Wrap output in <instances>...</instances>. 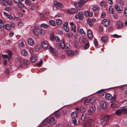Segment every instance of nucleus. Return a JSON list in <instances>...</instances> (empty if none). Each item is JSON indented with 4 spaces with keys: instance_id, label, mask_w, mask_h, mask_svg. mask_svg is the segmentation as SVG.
<instances>
[{
    "instance_id": "1",
    "label": "nucleus",
    "mask_w": 127,
    "mask_h": 127,
    "mask_svg": "<svg viewBox=\"0 0 127 127\" xmlns=\"http://www.w3.org/2000/svg\"><path fill=\"white\" fill-rule=\"evenodd\" d=\"M125 113H127V108H123L117 110L115 114L116 115L120 116L121 114H124Z\"/></svg>"
},
{
    "instance_id": "2",
    "label": "nucleus",
    "mask_w": 127,
    "mask_h": 127,
    "mask_svg": "<svg viewBox=\"0 0 127 127\" xmlns=\"http://www.w3.org/2000/svg\"><path fill=\"white\" fill-rule=\"evenodd\" d=\"M74 17L76 19H79L80 20L82 21L84 18L83 14L82 12H79L78 14H76L75 15Z\"/></svg>"
},
{
    "instance_id": "3",
    "label": "nucleus",
    "mask_w": 127,
    "mask_h": 127,
    "mask_svg": "<svg viewBox=\"0 0 127 127\" xmlns=\"http://www.w3.org/2000/svg\"><path fill=\"white\" fill-rule=\"evenodd\" d=\"M49 51L50 52L52 53L55 56H57L58 55V51L54 49L51 46H50L49 48Z\"/></svg>"
},
{
    "instance_id": "4",
    "label": "nucleus",
    "mask_w": 127,
    "mask_h": 127,
    "mask_svg": "<svg viewBox=\"0 0 127 127\" xmlns=\"http://www.w3.org/2000/svg\"><path fill=\"white\" fill-rule=\"evenodd\" d=\"M94 121L92 119H89L84 124V127H87L92 125L94 123Z\"/></svg>"
},
{
    "instance_id": "5",
    "label": "nucleus",
    "mask_w": 127,
    "mask_h": 127,
    "mask_svg": "<svg viewBox=\"0 0 127 127\" xmlns=\"http://www.w3.org/2000/svg\"><path fill=\"white\" fill-rule=\"evenodd\" d=\"M41 44V47L43 49H45L48 47L49 44L47 41H42Z\"/></svg>"
},
{
    "instance_id": "6",
    "label": "nucleus",
    "mask_w": 127,
    "mask_h": 127,
    "mask_svg": "<svg viewBox=\"0 0 127 127\" xmlns=\"http://www.w3.org/2000/svg\"><path fill=\"white\" fill-rule=\"evenodd\" d=\"M103 25L105 26H109L110 24L109 20L108 19H104L102 22Z\"/></svg>"
},
{
    "instance_id": "7",
    "label": "nucleus",
    "mask_w": 127,
    "mask_h": 127,
    "mask_svg": "<svg viewBox=\"0 0 127 127\" xmlns=\"http://www.w3.org/2000/svg\"><path fill=\"white\" fill-rule=\"evenodd\" d=\"M100 106L103 109H105L107 108L106 103L104 101H101L100 102Z\"/></svg>"
},
{
    "instance_id": "8",
    "label": "nucleus",
    "mask_w": 127,
    "mask_h": 127,
    "mask_svg": "<svg viewBox=\"0 0 127 127\" xmlns=\"http://www.w3.org/2000/svg\"><path fill=\"white\" fill-rule=\"evenodd\" d=\"M78 10L74 8H71L68 10L67 12L68 13H75L78 12Z\"/></svg>"
},
{
    "instance_id": "9",
    "label": "nucleus",
    "mask_w": 127,
    "mask_h": 127,
    "mask_svg": "<svg viewBox=\"0 0 127 127\" xmlns=\"http://www.w3.org/2000/svg\"><path fill=\"white\" fill-rule=\"evenodd\" d=\"M115 7L116 10L119 13L121 12L123 10V8L121 6H119L118 5H116L115 6Z\"/></svg>"
},
{
    "instance_id": "10",
    "label": "nucleus",
    "mask_w": 127,
    "mask_h": 127,
    "mask_svg": "<svg viewBox=\"0 0 127 127\" xmlns=\"http://www.w3.org/2000/svg\"><path fill=\"white\" fill-rule=\"evenodd\" d=\"M64 29L65 31L66 32H68L69 31V28L68 26V22H66L64 24L63 26Z\"/></svg>"
},
{
    "instance_id": "11",
    "label": "nucleus",
    "mask_w": 127,
    "mask_h": 127,
    "mask_svg": "<svg viewBox=\"0 0 127 127\" xmlns=\"http://www.w3.org/2000/svg\"><path fill=\"white\" fill-rule=\"evenodd\" d=\"M105 97L106 99L107 100H109L111 102V99L112 98V96L111 94L107 93L106 94Z\"/></svg>"
},
{
    "instance_id": "12",
    "label": "nucleus",
    "mask_w": 127,
    "mask_h": 127,
    "mask_svg": "<svg viewBox=\"0 0 127 127\" xmlns=\"http://www.w3.org/2000/svg\"><path fill=\"white\" fill-rule=\"evenodd\" d=\"M88 36L89 38L90 39H92L93 37V35L91 31L90 30H88L87 31Z\"/></svg>"
},
{
    "instance_id": "13",
    "label": "nucleus",
    "mask_w": 127,
    "mask_h": 127,
    "mask_svg": "<svg viewBox=\"0 0 127 127\" xmlns=\"http://www.w3.org/2000/svg\"><path fill=\"white\" fill-rule=\"evenodd\" d=\"M49 123L51 125H53L55 123L56 121L55 118L53 117H51L49 121Z\"/></svg>"
},
{
    "instance_id": "14",
    "label": "nucleus",
    "mask_w": 127,
    "mask_h": 127,
    "mask_svg": "<svg viewBox=\"0 0 127 127\" xmlns=\"http://www.w3.org/2000/svg\"><path fill=\"white\" fill-rule=\"evenodd\" d=\"M28 44L31 46H33L34 44V42L32 38H30L28 39Z\"/></svg>"
},
{
    "instance_id": "15",
    "label": "nucleus",
    "mask_w": 127,
    "mask_h": 127,
    "mask_svg": "<svg viewBox=\"0 0 127 127\" xmlns=\"http://www.w3.org/2000/svg\"><path fill=\"white\" fill-rule=\"evenodd\" d=\"M79 41L81 45H83L88 42V41L85 38H83L82 39H80Z\"/></svg>"
},
{
    "instance_id": "16",
    "label": "nucleus",
    "mask_w": 127,
    "mask_h": 127,
    "mask_svg": "<svg viewBox=\"0 0 127 127\" xmlns=\"http://www.w3.org/2000/svg\"><path fill=\"white\" fill-rule=\"evenodd\" d=\"M116 25L119 29H121L123 27V23L121 21H119L117 23Z\"/></svg>"
},
{
    "instance_id": "17",
    "label": "nucleus",
    "mask_w": 127,
    "mask_h": 127,
    "mask_svg": "<svg viewBox=\"0 0 127 127\" xmlns=\"http://www.w3.org/2000/svg\"><path fill=\"white\" fill-rule=\"evenodd\" d=\"M37 58V56L36 55H34L32 56L30 58L31 62L33 63L34 62Z\"/></svg>"
},
{
    "instance_id": "18",
    "label": "nucleus",
    "mask_w": 127,
    "mask_h": 127,
    "mask_svg": "<svg viewBox=\"0 0 127 127\" xmlns=\"http://www.w3.org/2000/svg\"><path fill=\"white\" fill-rule=\"evenodd\" d=\"M96 99V98L95 96H93L89 100V101L91 103H94Z\"/></svg>"
},
{
    "instance_id": "19",
    "label": "nucleus",
    "mask_w": 127,
    "mask_h": 127,
    "mask_svg": "<svg viewBox=\"0 0 127 127\" xmlns=\"http://www.w3.org/2000/svg\"><path fill=\"white\" fill-rule=\"evenodd\" d=\"M21 53L22 55L26 56L28 55V52L26 50L23 49L21 51Z\"/></svg>"
},
{
    "instance_id": "20",
    "label": "nucleus",
    "mask_w": 127,
    "mask_h": 127,
    "mask_svg": "<svg viewBox=\"0 0 127 127\" xmlns=\"http://www.w3.org/2000/svg\"><path fill=\"white\" fill-rule=\"evenodd\" d=\"M101 40L103 42H106L108 39V37L107 36L103 37L101 38Z\"/></svg>"
},
{
    "instance_id": "21",
    "label": "nucleus",
    "mask_w": 127,
    "mask_h": 127,
    "mask_svg": "<svg viewBox=\"0 0 127 127\" xmlns=\"http://www.w3.org/2000/svg\"><path fill=\"white\" fill-rule=\"evenodd\" d=\"M66 53L68 56L70 57L73 56L74 54V53L73 51H66Z\"/></svg>"
},
{
    "instance_id": "22",
    "label": "nucleus",
    "mask_w": 127,
    "mask_h": 127,
    "mask_svg": "<svg viewBox=\"0 0 127 127\" xmlns=\"http://www.w3.org/2000/svg\"><path fill=\"white\" fill-rule=\"evenodd\" d=\"M49 123V122H48V120L47 119H45L42 122V125L45 126L47 125Z\"/></svg>"
},
{
    "instance_id": "23",
    "label": "nucleus",
    "mask_w": 127,
    "mask_h": 127,
    "mask_svg": "<svg viewBox=\"0 0 127 127\" xmlns=\"http://www.w3.org/2000/svg\"><path fill=\"white\" fill-rule=\"evenodd\" d=\"M92 8V10L94 11L96 10H98L99 9V7L98 6L96 5L93 6Z\"/></svg>"
},
{
    "instance_id": "24",
    "label": "nucleus",
    "mask_w": 127,
    "mask_h": 127,
    "mask_svg": "<svg viewBox=\"0 0 127 127\" xmlns=\"http://www.w3.org/2000/svg\"><path fill=\"white\" fill-rule=\"evenodd\" d=\"M64 48H65L66 51H69L70 49V45L68 43H66L65 45Z\"/></svg>"
},
{
    "instance_id": "25",
    "label": "nucleus",
    "mask_w": 127,
    "mask_h": 127,
    "mask_svg": "<svg viewBox=\"0 0 127 127\" xmlns=\"http://www.w3.org/2000/svg\"><path fill=\"white\" fill-rule=\"evenodd\" d=\"M65 45L64 44V41L63 40H61L60 41V46L61 47V48L63 49L64 48V46Z\"/></svg>"
},
{
    "instance_id": "26",
    "label": "nucleus",
    "mask_w": 127,
    "mask_h": 127,
    "mask_svg": "<svg viewBox=\"0 0 127 127\" xmlns=\"http://www.w3.org/2000/svg\"><path fill=\"white\" fill-rule=\"evenodd\" d=\"M5 29L7 30H9L11 28V25L7 24L5 25Z\"/></svg>"
},
{
    "instance_id": "27",
    "label": "nucleus",
    "mask_w": 127,
    "mask_h": 127,
    "mask_svg": "<svg viewBox=\"0 0 127 127\" xmlns=\"http://www.w3.org/2000/svg\"><path fill=\"white\" fill-rule=\"evenodd\" d=\"M77 116V113L76 112L74 111L71 113V117L73 118H75Z\"/></svg>"
},
{
    "instance_id": "28",
    "label": "nucleus",
    "mask_w": 127,
    "mask_h": 127,
    "mask_svg": "<svg viewBox=\"0 0 127 127\" xmlns=\"http://www.w3.org/2000/svg\"><path fill=\"white\" fill-rule=\"evenodd\" d=\"M18 7L20 8L23 9L24 8V5L20 1L18 3Z\"/></svg>"
},
{
    "instance_id": "29",
    "label": "nucleus",
    "mask_w": 127,
    "mask_h": 127,
    "mask_svg": "<svg viewBox=\"0 0 127 127\" xmlns=\"http://www.w3.org/2000/svg\"><path fill=\"white\" fill-rule=\"evenodd\" d=\"M109 118V116H104L102 119V120H104L107 122Z\"/></svg>"
},
{
    "instance_id": "30",
    "label": "nucleus",
    "mask_w": 127,
    "mask_h": 127,
    "mask_svg": "<svg viewBox=\"0 0 127 127\" xmlns=\"http://www.w3.org/2000/svg\"><path fill=\"white\" fill-rule=\"evenodd\" d=\"M7 53L9 57L8 60H10L11 58V56L13 54L10 51H8Z\"/></svg>"
},
{
    "instance_id": "31",
    "label": "nucleus",
    "mask_w": 127,
    "mask_h": 127,
    "mask_svg": "<svg viewBox=\"0 0 127 127\" xmlns=\"http://www.w3.org/2000/svg\"><path fill=\"white\" fill-rule=\"evenodd\" d=\"M108 10L109 13L111 14H113L114 11V9L112 6H110L109 7Z\"/></svg>"
},
{
    "instance_id": "32",
    "label": "nucleus",
    "mask_w": 127,
    "mask_h": 127,
    "mask_svg": "<svg viewBox=\"0 0 127 127\" xmlns=\"http://www.w3.org/2000/svg\"><path fill=\"white\" fill-rule=\"evenodd\" d=\"M50 24L51 26H54L56 25L55 21L53 20H50L49 21Z\"/></svg>"
},
{
    "instance_id": "33",
    "label": "nucleus",
    "mask_w": 127,
    "mask_h": 127,
    "mask_svg": "<svg viewBox=\"0 0 127 127\" xmlns=\"http://www.w3.org/2000/svg\"><path fill=\"white\" fill-rule=\"evenodd\" d=\"M74 5L75 7L78 9H80L82 7V6L78 3H75Z\"/></svg>"
},
{
    "instance_id": "34",
    "label": "nucleus",
    "mask_w": 127,
    "mask_h": 127,
    "mask_svg": "<svg viewBox=\"0 0 127 127\" xmlns=\"http://www.w3.org/2000/svg\"><path fill=\"white\" fill-rule=\"evenodd\" d=\"M86 118V115L84 113H83L81 116V120L82 121H84Z\"/></svg>"
},
{
    "instance_id": "35",
    "label": "nucleus",
    "mask_w": 127,
    "mask_h": 127,
    "mask_svg": "<svg viewBox=\"0 0 127 127\" xmlns=\"http://www.w3.org/2000/svg\"><path fill=\"white\" fill-rule=\"evenodd\" d=\"M41 26L42 27L45 29L48 28L49 27V26L48 25L45 23L42 24L41 25Z\"/></svg>"
},
{
    "instance_id": "36",
    "label": "nucleus",
    "mask_w": 127,
    "mask_h": 127,
    "mask_svg": "<svg viewBox=\"0 0 127 127\" xmlns=\"http://www.w3.org/2000/svg\"><path fill=\"white\" fill-rule=\"evenodd\" d=\"M56 24L58 25H60L62 24V21L60 19H57L56 21Z\"/></svg>"
},
{
    "instance_id": "37",
    "label": "nucleus",
    "mask_w": 127,
    "mask_h": 127,
    "mask_svg": "<svg viewBox=\"0 0 127 127\" xmlns=\"http://www.w3.org/2000/svg\"><path fill=\"white\" fill-rule=\"evenodd\" d=\"M80 32L82 36H85V33L82 29H80Z\"/></svg>"
},
{
    "instance_id": "38",
    "label": "nucleus",
    "mask_w": 127,
    "mask_h": 127,
    "mask_svg": "<svg viewBox=\"0 0 127 127\" xmlns=\"http://www.w3.org/2000/svg\"><path fill=\"white\" fill-rule=\"evenodd\" d=\"M97 93H100V95L102 96L106 94L104 92L103 90H101L98 91L96 92Z\"/></svg>"
},
{
    "instance_id": "39",
    "label": "nucleus",
    "mask_w": 127,
    "mask_h": 127,
    "mask_svg": "<svg viewBox=\"0 0 127 127\" xmlns=\"http://www.w3.org/2000/svg\"><path fill=\"white\" fill-rule=\"evenodd\" d=\"M32 31L33 33L38 36L39 35V33L36 30L34 29H32Z\"/></svg>"
},
{
    "instance_id": "40",
    "label": "nucleus",
    "mask_w": 127,
    "mask_h": 127,
    "mask_svg": "<svg viewBox=\"0 0 127 127\" xmlns=\"http://www.w3.org/2000/svg\"><path fill=\"white\" fill-rule=\"evenodd\" d=\"M87 1V0H80L79 1V3L81 4H84Z\"/></svg>"
},
{
    "instance_id": "41",
    "label": "nucleus",
    "mask_w": 127,
    "mask_h": 127,
    "mask_svg": "<svg viewBox=\"0 0 127 127\" xmlns=\"http://www.w3.org/2000/svg\"><path fill=\"white\" fill-rule=\"evenodd\" d=\"M102 121L101 123V125L102 126H104L107 125L108 123V122L102 120Z\"/></svg>"
},
{
    "instance_id": "42",
    "label": "nucleus",
    "mask_w": 127,
    "mask_h": 127,
    "mask_svg": "<svg viewBox=\"0 0 127 127\" xmlns=\"http://www.w3.org/2000/svg\"><path fill=\"white\" fill-rule=\"evenodd\" d=\"M0 2L2 5H7V2L6 1H4V0H1Z\"/></svg>"
},
{
    "instance_id": "43",
    "label": "nucleus",
    "mask_w": 127,
    "mask_h": 127,
    "mask_svg": "<svg viewBox=\"0 0 127 127\" xmlns=\"http://www.w3.org/2000/svg\"><path fill=\"white\" fill-rule=\"evenodd\" d=\"M71 30L73 31L74 32H76V26L75 25H73V26H71Z\"/></svg>"
},
{
    "instance_id": "44",
    "label": "nucleus",
    "mask_w": 127,
    "mask_h": 127,
    "mask_svg": "<svg viewBox=\"0 0 127 127\" xmlns=\"http://www.w3.org/2000/svg\"><path fill=\"white\" fill-rule=\"evenodd\" d=\"M111 107L113 108H115L117 107V104L115 103H113L111 105Z\"/></svg>"
},
{
    "instance_id": "45",
    "label": "nucleus",
    "mask_w": 127,
    "mask_h": 127,
    "mask_svg": "<svg viewBox=\"0 0 127 127\" xmlns=\"http://www.w3.org/2000/svg\"><path fill=\"white\" fill-rule=\"evenodd\" d=\"M116 95H114L113 97L112 96V98L111 99V102H115L116 101Z\"/></svg>"
},
{
    "instance_id": "46",
    "label": "nucleus",
    "mask_w": 127,
    "mask_h": 127,
    "mask_svg": "<svg viewBox=\"0 0 127 127\" xmlns=\"http://www.w3.org/2000/svg\"><path fill=\"white\" fill-rule=\"evenodd\" d=\"M25 3L27 5H31V2L29 0H25Z\"/></svg>"
},
{
    "instance_id": "47",
    "label": "nucleus",
    "mask_w": 127,
    "mask_h": 127,
    "mask_svg": "<svg viewBox=\"0 0 127 127\" xmlns=\"http://www.w3.org/2000/svg\"><path fill=\"white\" fill-rule=\"evenodd\" d=\"M45 32L44 30L42 29L40 30V34L43 35L45 33Z\"/></svg>"
},
{
    "instance_id": "48",
    "label": "nucleus",
    "mask_w": 127,
    "mask_h": 127,
    "mask_svg": "<svg viewBox=\"0 0 127 127\" xmlns=\"http://www.w3.org/2000/svg\"><path fill=\"white\" fill-rule=\"evenodd\" d=\"M43 61L42 60H41L40 61L36 63V65L37 66H40L42 64Z\"/></svg>"
},
{
    "instance_id": "49",
    "label": "nucleus",
    "mask_w": 127,
    "mask_h": 127,
    "mask_svg": "<svg viewBox=\"0 0 127 127\" xmlns=\"http://www.w3.org/2000/svg\"><path fill=\"white\" fill-rule=\"evenodd\" d=\"M87 23L88 25L90 26H92L93 25V23H92L90 19H88L87 20Z\"/></svg>"
},
{
    "instance_id": "50",
    "label": "nucleus",
    "mask_w": 127,
    "mask_h": 127,
    "mask_svg": "<svg viewBox=\"0 0 127 127\" xmlns=\"http://www.w3.org/2000/svg\"><path fill=\"white\" fill-rule=\"evenodd\" d=\"M79 110L80 111L83 112H85L86 110L85 108L83 106L80 107L79 108Z\"/></svg>"
},
{
    "instance_id": "51",
    "label": "nucleus",
    "mask_w": 127,
    "mask_h": 127,
    "mask_svg": "<svg viewBox=\"0 0 127 127\" xmlns=\"http://www.w3.org/2000/svg\"><path fill=\"white\" fill-rule=\"evenodd\" d=\"M54 116L55 117L58 118L60 117V114L59 113H55Z\"/></svg>"
},
{
    "instance_id": "52",
    "label": "nucleus",
    "mask_w": 127,
    "mask_h": 127,
    "mask_svg": "<svg viewBox=\"0 0 127 127\" xmlns=\"http://www.w3.org/2000/svg\"><path fill=\"white\" fill-rule=\"evenodd\" d=\"M2 57L3 59L8 58V60L9 57L8 55L2 54Z\"/></svg>"
},
{
    "instance_id": "53",
    "label": "nucleus",
    "mask_w": 127,
    "mask_h": 127,
    "mask_svg": "<svg viewBox=\"0 0 127 127\" xmlns=\"http://www.w3.org/2000/svg\"><path fill=\"white\" fill-rule=\"evenodd\" d=\"M124 14L125 16H127V7L124 8Z\"/></svg>"
},
{
    "instance_id": "54",
    "label": "nucleus",
    "mask_w": 127,
    "mask_h": 127,
    "mask_svg": "<svg viewBox=\"0 0 127 127\" xmlns=\"http://www.w3.org/2000/svg\"><path fill=\"white\" fill-rule=\"evenodd\" d=\"M6 1L7 2V5L9 4L10 5L12 4L11 0H7Z\"/></svg>"
},
{
    "instance_id": "55",
    "label": "nucleus",
    "mask_w": 127,
    "mask_h": 127,
    "mask_svg": "<svg viewBox=\"0 0 127 127\" xmlns=\"http://www.w3.org/2000/svg\"><path fill=\"white\" fill-rule=\"evenodd\" d=\"M90 109H91L93 111H94L95 110L96 108L94 105H93L92 106H90Z\"/></svg>"
},
{
    "instance_id": "56",
    "label": "nucleus",
    "mask_w": 127,
    "mask_h": 127,
    "mask_svg": "<svg viewBox=\"0 0 127 127\" xmlns=\"http://www.w3.org/2000/svg\"><path fill=\"white\" fill-rule=\"evenodd\" d=\"M7 18L9 19L12 20L13 19V17L10 14H9L7 16Z\"/></svg>"
},
{
    "instance_id": "57",
    "label": "nucleus",
    "mask_w": 127,
    "mask_h": 127,
    "mask_svg": "<svg viewBox=\"0 0 127 127\" xmlns=\"http://www.w3.org/2000/svg\"><path fill=\"white\" fill-rule=\"evenodd\" d=\"M15 62L17 63H20L21 62L20 59L18 57H17L15 59Z\"/></svg>"
},
{
    "instance_id": "58",
    "label": "nucleus",
    "mask_w": 127,
    "mask_h": 127,
    "mask_svg": "<svg viewBox=\"0 0 127 127\" xmlns=\"http://www.w3.org/2000/svg\"><path fill=\"white\" fill-rule=\"evenodd\" d=\"M19 47L20 48H22L24 46V44L23 42H21L19 44Z\"/></svg>"
},
{
    "instance_id": "59",
    "label": "nucleus",
    "mask_w": 127,
    "mask_h": 127,
    "mask_svg": "<svg viewBox=\"0 0 127 127\" xmlns=\"http://www.w3.org/2000/svg\"><path fill=\"white\" fill-rule=\"evenodd\" d=\"M55 40L57 42H59L60 40V38L58 36H55L54 37Z\"/></svg>"
},
{
    "instance_id": "60",
    "label": "nucleus",
    "mask_w": 127,
    "mask_h": 127,
    "mask_svg": "<svg viewBox=\"0 0 127 127\" xmlns=\"http://www.w3.org/2000/svg\"><path fill=\"white\" fill-rule=\"evenodd\" d=\"M4 23H2L0 24V29L3 30L4 29Z\"/></svg>"
},
{
    "instance_id": "61",
    "label": "nucleus",
    "mask_w": 127,
    "mask_h": 127,
    "mask_svg": "<svg viewBox=\"0 0 127 127\" xmlns=\"http://www.w3.org/2000/svg\"><path fill=\"white\" fill-rule=\"evenodd\" d=\"M67 36L69 37H71L72 36V34L71 32H69L67 34Z\"/></svg>"
},
{
    "instance_id": "62",
    "label": "nucleus",
    "mask_w": 127,
    "mask_h": 127,
    "mask_svg": "<svg viewBox=\"0 0 127 127\" xmlns=\"http://www.w3.org/2000/svg\"><path fill=\"white\" fill-rule=\"evenodd\" d=\"M88 111L89 115H90V116H92V112L93 111L92 110H91V109H90L88 110Z\"/></svg>"
},
{
    "instance_id": "63",
    "label": "nucleus",
    "mask_w": 127,
    "mask_h": 127,
    "mask_svg": "<svg viewBox=\"0 0 127 127\" xmlns=\"http://www.w3.org/2000/svg\"><path fill=\"white\" fill-rule=\"evenodd\" d=\"M23 26V23L22 22L20 23L18 25V27L19 28H21Z\"/></svg>"
},
{
    "instance_id": "64",
    "label": "nucleus",
    "mask_w": 127,
    "mask_h": 127,
    "mask_svg": "<svg viewBox=\"0 0 127 127\" xmlns=\"http://www.w3.org/2000/svg\"><path fill=\"white\" fill-rule=\"evenodd\" d=\"M35 50L36 51H38L39 50V45H37L35 48Z\"/></svg>"
}]
</instances>
